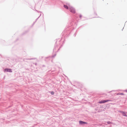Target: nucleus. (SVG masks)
Listing matches in <instances>:
<instances>
[{
  "label": "nucleus",
  "mask_w": 127,
  "mask_h": 127,
  "mask_svg": "<svg viewBox=\"0 0 127 127\" xmlns=\"http://www.w3.org/2000/svg\"><path fill=\"white\" fill-rule=\"evenodd\" d=\"M125 91L126 92H127V90H126Z\"/></svg>",
  "instance_id": "nucleus-18"
},
{
  "label": "nucleus",
  "mask_w": 127,
  "mask_h": 127,
  "mask_svg": "<svg viewBox=\"0 0 127 127\" xmlns=\"http://www.w3.org/2000/svg\"><path fill=\"white\" fill-rule=\"evenodd\" d=\"M69 10L72 13H75V9L71 5L69 6Z\"/></svg>",
  "instance_id": "nucleus-2"
},
{
  "label": "nucleus",
  "mask_w": 127,
  "mask_h": 127,
  "mask_svg": "<svg viewBox=\"0 0 127 127\" xmlns=\"http://www.w3.org/2000/svg\"><path fill=\"white\" fill-rule=\"evenodd\" d=\"M50 92L52 95H53L54 94V92L53 91H51Z\"/></svg>",
  "instance_id": "nucleus-8"
},
{
  "label": "nucleus",
  "mask_w": 127,
  "mask_h": 127,
  "mask_svg": "<svg viewBox=\"0 0 127 127\" xmlns=\"http://www.w3.org/2000/svg\"><path fill=\"white\" fill-rule=\"evenodd\" d=\"M61 41V40H60L59 41Z\"/></svg>",
  "instance_id": "nucleus-20"
},
{
  "label": "nucleus",
  "mask_w": 127,
  "mask_h": 127,
  "mask_svg": "<svg viewBox=\"0 0 127 127\" xmlns=\"http://www.w3.org/2000/svg\"><path fill=\"white\" fill-rule=\"evenodd\" d=\"M59 43H58L57 41L56 42V44L55 46V47L53 49V52H57L59 50V48L58 49V46H59Z\"/></svg>",
  "instance_id": "nucleus-1"
},
{
  "label": "nucleus",
  "mask_w": 127,
  "mask_h": 127,
  "mask_svg": "<svg viewBox=\"0 0 127 127\" xmlns=\"http://www.w3.org/2000/svg\"><path fill=\"white\" fill-rule=\"evenodd\" d=\"M117 95H120V93L117 94Z\"/></svg>",
  "instance_id": "nucleus-17"
},
{
  "label": "nucleus",
  "mask_w": 127,
  "mask_h": 127,
  "mask_svg": "<svg viewBox=\"0 0 127 127\" xmlns=\"http://www.w3.org/2000/svg\"><path fill=\"white\" fill-rule=\"evenodd\" d=\"M120 95H124V94L123 93H120Z\"/></svg>",
  "instance_id": "nucleus-12"
},
{
  "label": "nucleus",
  "mask_w": 127,
  "mask_h": 127,
  "mask_svg": "<svg viewBox=\"0 0 127 127\" xmlns=\"http://www.w3.org/2000/svg\"><path fill=\"white\" fill-rule=\"evenodd\" d=\"M70 6V4L68 3H66V5L64 4V7L66 9H68L69 8V6Z\"/></svg>",
  "instance_id": "nucleus-3"
},
{
  "label": "nucleus",
  "mask_w": 127,
  "mask_h": 127,
  "mask_svg": "<svg viewBox=\"0 0 127 127\" xmlns=\"http://www.w3.org/2000/svg\"><path fill=\"white\" fill-rule=\"evenodd\" d=\"M79 124L81 125H82L83 124L84 122L82 121H79Z\"/></svg>",
  "instance_id": "nucleus-7"
},
{
  "label": "nucleus",
  "mask_w": 127,
  "mask_h": 127,
  "mask_svg": "<svg viewBox=\"0 0 127 127\" xmlns=\"http://www.w3.org/2000/svg\"><path fill=\"white\" fill-rule=\"evenodd\" d=\"M111 101L112 100H105L99 102V103H103Z\"/></svg>",
  "instance_id": "nucleus-4"
},
{
  "label": "nucleus",
  "mask_w": 127,
  "mask_h": 127,
  "mask_svg": "<svg viewBox=\"0 0 127 127\" xmlns=\"http://www.w3.org/2000/svg\"><path fill=\"white\" fill-rule=\"evenodd\" d=\"M120 112L123 115L126 117H127V115L126 114V112H125L123 111H120Z\"/></svg>",
  "instance_id": "nucleus-6"
},
{
  "label": "nucleus",
  "mask_w": 127,
  "mask_h": 127,
  "mask_svg": "<svg viewBox=\"0 0 127 127\" xmlns=\"http://www.w3.org/2000/svg\"><path fill=\"white\" fill-rule=\"evenodd\" d=\"M83 124H87V123L86 122H84Z\"/></svg>",
  "instance_id": "nucleus-15"
},
{
  "label": "nucleus",
  "mask_w": 127,
  "mask_h": 127,
  "mask_svg": "<svg viewBox=\"0 0 127 127\" xmlns=\"http://www.w3.org/2000/svg\"><path fill=\"white\" fill-rule=\"evenodd\" d=\"M4 72H12V70L11 69L5 68L4 69Z\"/></svg>",
  "instance_id": "nucleus-5"
},
{
  "label": "nucleus",
  "mask_w": 127,
  "mask_h": 127,
  "mask_svg": "<svg viewBox=\"0 0 127 127\" xmlns=\"http://www.w3.org/2000/svg\"><path fill=\"white\" fill-rule=\"evenodd\" d=\"M82 17V15H80L79 16V17L80 18H81Z\"/></svg>",
  "instance_id": "nucleus-14"
},
{
  "label": "nucleus",
  "mask_w": 127,
  "mask_h": 127,
  "mask_svg": "<svg viewBox=\"0 0 127 127\" xmlns=\"http://www.w3.org/2000/svg\"><path fill=\"white\" fill-rule=\"evenodd\" d=\"M56 54H55L54 55H53L52 56V58H54V57H55V56H56Z\"/></svg>",
  "instance_id": "nucleus-11"
},
{
  "label": "nucleus",
  "mask_w": 127,
  "mask_h": 127,
  "mask_svg": "<svg viewBox=\"0 0 127 127\" xmlns=\"http://www.w3.org/2000/svg\"><path fill=\"white\" fill-rule=\"evenodd\" d=\"M76 35V33H75L74 34V36L75 37V36Z\"/></svg>",
  "instance_id": "nucleus-16"
},
{
  "label": "nucleus",
  "mask_w": 127,
  "mask_h": 127,
  "mask_svg": "<svg viewBox=\"0 0 127 127\" xmlns=\"http://www.w3.org/2000/svg\"><path fill=\"white\" fill-rule=\"evenodd\" d=\"M41 14H40V16L38 17V18L37 19H36V20L35 21V22L38 19V18L41 15Z\"/></svg>",
  "instance_id": "nucleus-10"
},
{
  "label": "nucleus",
  "mask_w": 127,
  "mask_h": 127,
  "mask_svg": "<svg viewBox=\"0 0 127 127\" xmlns=\"http://www.w3.org/2000/svg\"><path fill=\"white\" fill-rule=\"evenodd\" d=\"M107 123L108 124H111V122L110 121H108V122H107Z\"/></svg>",
  "instance_id": "nucleus-9"
},
{
  "label": "nucleus",
  "mask_w": 127,
  "mask_h": 127,
  "mask_svg": "<svg viewBox=\"0 0 127 127\" xmlns=\"http://www.w3.org/2000/svg\"><path fill=\"white\" fill-rule=\"evenodd\" d=\"M36 11L37 12H38V11L37 10H36Z\"/></svg>",
  "instance_id": "nucleus-19"
},
{
  "label": "nucleus",
  "mask_w": 127,
  "mask_h": 127,
  "mask_svg": "<svg viewBox=\"0 0 127 127\" xmlns=\"http://www.w3.org/2000/svg\"><path fill=\"white\" fill-rule=\"evenodd\" d=\"M33 59V58L27 59L29 60H32V59Z\"/></svg>",
  "instance_id": "nucleus-13"
}]
</instances>
